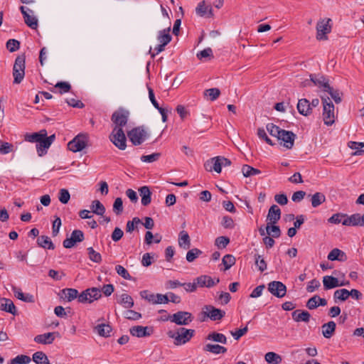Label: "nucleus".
<instances>
[{
  "label": "nucleus",
  "mask_w": 364,
  "mask_h": 364,
  "mask_svg": "<svg viewBox=\"0 0 364 364\" xmlns=\"http://www.w3.org/2000/svg\"><path fill=\"white\" fill-rule=\"evenodd\" d=\"M195 330L188 329L183 327H181L176 329V331H168L167 336L173 338V344L175 346H181L188 343L194 336Z\"/></svg>",
  "instance_id": "f257e3e1"
},
{
  "label": "nucleus",
  "mask_w": 364,
  "mask_h": 364,
  "mask_svg": "<svg viewBox=\"0 0 364 364\" xmlns=\"http://www.w3.org/2000/svg\"><path fill=\"white\" fill-rule=\"evenodd\" d=\"M323 104V119L327 126H331L335 122V107L328 97H321Z\"/></svg>",
  "instance_id": "f03ea898"
},
{
  "label": "nucleus",
  "mask_w": 364,
  "mask_h": 364,
  "mask_svg": "<svg viewBox=\"0 0 364 364\" xmlns=\"http://www.w3.org/2000/svg\"><path fill=\"white\" fill-rule=\"evenodd\" d=\"M26 55L22 54L18 55L15 60L13 68L14 83L19 84L23 80L25 75Z\"/></svg>",
  "instance_id": "7ed1b4c3"
},
{
  "label": "nucleus",
  "mask_w": 364,
  "mask_h": 364,
  "mask_svg": "<svg viewBox=\"0 0 364 364\" xmlns=\"http://www.w3.org/2000/svg\"><path fill=\"white\" fill-rule=\"evenodd\" d=\"M194 317L191 313L185 311H179L168 316L166 318H163V321L169 320L171 322L178 326H187L191 323Z\"/></svg>",
  "instance_id": "20e7f679"
},
{
  "label": "nucleus",
  "mask_w": 364,
  "mask_h": 364,
  "mask_svg": "<svg viewBox=\"0 0 364 364\" xmlns=\"http://www.w3.org/2000/svg\"><path fill=\"white\" fill-rule=\"evenodd\" d=\"M127 136L134 146L141 145L149 136L144 127H134L127 132Z\"/></svg>",
  "instance_id": "39448f33"
},
{
  "label": "nucleus",
  "mask_w": 364,
  "mask_h": 364,
  "mask_svg": "<svg viewBox=\"0 0 364 364\" xmlns=\"http://www.w3.org/2000/svg\"><path fill=\"white\" fill-rule=\"evenodd\" d=\"M129 116V111L119 108L114 111L111 117V120L113 123V129H122L128 122Z\"/></svg>",
  "instance_id": "423d86ee"
},
{
  "label": "nucleus",
  "mask_w": 364,
  "mask_h": 364,
  "mask_svg": "<svg viewBox=\"0 0 364 364\" xmlns=\"http://www.w3.org/2000/svg\"><path fill=\"white\" fill-rule=\"evenodd\" d=\"M88 139V134H79L68 142V149L73 152L80 151L87 146Z\"/></svg>",
  "instance_id": "0eeeda50"
},
{
  "label": "nucleus",
  "mask_w": 364,
  "mask_h": 364,
  "mask_svg": "<svg viewBox=\"0 0 364 364\" xmlns=\"http://www.w3.org/2000/svg\"><path fill=\"white\" fill-rule=\"evenodd\" d=\"M331 18H325L319 20L316 24V38L319 41L328 40L327 34L331 31Z\"/></svg>",
  "instance_id": "6e6552de"
},
{
  "label": "nucleus",
  "mask_w": 364,
  "mask_h": 364,
  "mask_svg": "<svg viewBox=\"0 0 364 364\" xmlns=\"http://www.w3.org/2000/svg\"><path fill=\"white\" fill-rule=\"evenodd\" d=\"M110 141L120 150L127 147V138L122 129H113L109 135Z\"/></svg>",
  "instance_id": "1a4fd4ad"
},
{
  "label": "nucleus",
  "mask_w": 364,
  "mask_h": 364,
  "mask_svg": "<svg viewBox=\"0 0 364 364\" xmlns=\"http://www.w3.org/2000/svg\"><path fill=\"white\" fill-rule=\"evenodd\" d=\"M102 296L101 290L97 287L88 288L81 294L79 296L80 303H92L94 301L99 299Z\"/></svg>",
  "instance_id": "9d476101"
},
{
  "label": "nucleus",
  "mask_w": 364,
  "mask_h": 364,
  "mask_svg": "<svg viewBox=\"0 0 364 364\" xmlns=\"http://www.w3.org/2000/svg\"><path fill=\"white\" fill-rule=\"evenodd\" d=\"M202 314L212 321H220L225 315V312L221 309H217L212 305H205L203 308Z\"/></svg>",
  "instance_id": "9b49d317"
},
{
  "label": "nucleus",
  "mask_w": 364,
  "mask_h": 364,
  "mask_svg": "<svg viewBox=\"0 0 364 364\" xmlns=\"http://www.w3.org/2000/svg\"><path fill=\"white\" fill-rule=\"evenodd\" d=\"M85 239L84 233L80 230H75L72 232L70 237L66 238L63 242L65 248L73 247L77 242H82Z\"/></svg>",
  "instance_id": "f8f14e48"
},
{
  "label": "nucleus",
  "mask_w": 364,
  "mask_h": 364,
  "mask_svg": "<svg viewBox=\"0 0 364 364\" xmlns=\"http://www.w3.org/2000/svg\"><path fill=\"white\" fill-rule=\"evenodd\" d=\"M268 291L277 298H282L286 295L287 287L281 282L273 281L268 284Z\"/></svg>",
  "instance_id": "ddd939ff"
},
{
  "label": "nucleus",
  "mask_w": 364,
  "mask_h": 364,
  "mask_svg": "<svg viewBox=\"0 0 364 364\" xmlns=\"http://www.w3.org/2000/svg\"><path fill=\"white\" fill-rule=\"evenodd\" d=\"M296 138V134L292 132L283 129L278 139L284 142L283 146L285 148L291 149L294 146Z\"/></svg>",
  "instance_id": "4468645a"
},
{
  "label": "nucleus",
  "mask_w": 364,
  "mask_h": 364,
  "mask_svg": "<svg viewBox=\"0 0 364 364\" xmlns=\"http://www.w3.org/2000/svg\"><path fill=\"white\" fill-rule=\"evenodd\" d=\"M194 281H196L197 287L210 288L219 283L220 279L219 278L214 279L208 275H201L196 277Z\"/></svg>",
  "instance_id": "2eb2a0df"
},
{
  "label": "nucleus",
  "mask_w": 364,
  "mask_h": 364,
  "mask_svg": "<svg viewBox=\"0 0 364 364\" xmlns=\"http://www.w3.org/2000/svg\"><path fill=\"white\" fill-rule=\"evenodd\" d=\"M348 284V282L346 283L343 282H340L338 278L333 276H325L323 277V284L325 290L345 286Z\"/></svg>",
  "instance_id": "dca6fc26"
},
{
  "label": "nucleus",
  "mask_w": 364,
  "mask_h": 364,
  "mask_svg": "<svg viewBox=\"0 0 364 364\" xmlns=\"http://www.w3.org/2000/svg\"><path fill=\"white\" fill-rule=\"evenodd\" d=\"M129 332L133 336L142 338L151 336L153 333V329L149 326H135L129 329Z\"/></svg>",
  "instance_id": "f3484780"
},
{
  "label": "nucleus",
  "mask_w": 364,
  "mask_h": 364,
  "mask_svg": "<svg viewBox=\"0 0 364 364\" xmlns=\"http://www.w3.org/2000/svg\"><path fill=\"white\" fill-rule=\"evenodd\" d=\"M281 218V210L277 205H272L268 211L267 222L269 225L277 224Z\"/></svg>",
  "instance_id": "a211bd4d"
},
{
  "label": "nucleus",
  "mask_w": 364,
  "mask_h": 364,
  "mask_svg": "<svg viewBox=\"0 0 364 364\" xmlns=\"http://www.w3.org/2000/svg\"><path fill=\"white\" fill-rule=\"evenodd\" d=\"M222 163L220 156H215L208 160L204 164V167L208 171H215L219 173L222 170Z\"/></svg>",
  "instance_id": "6ab92c4d"
},
{
  "label": "nucleus",
  "mask_w": 364,
  "mask_h": 364,
  "mask_svg": "<svg viewBox=\"0 0 364 364\" xmlns=\"http://www.w3.org/2000/svg\"><path fill=\"white\" fill-rule=\"evenodd\" d=\"M60 336L58 332H49L43 334L37 335L34 338V341L37 343L48 345L51 344L55 340V336Z\"/></svg>",
  "instance_id": "aec40b11"
},
{
  "label": "nucleus",
  "mask_w": 364,
  "mask_h": 364,
  "mask_svg": "<svg viewBox=\"0 0 364 364\" xmlns=\"http://www.w3.org/2000/svg\"><path fill=\"white\" fill-rule=\"evenodd\" d=\"M297 109L299 114L304 116H309L312 112L310 102L306 98L299 100Z\"/></svg>",
  "instance_id": "412c9836"
},
{
  "label": "nucleus",
  "mask_w": 364,
  "mask_h": 364,
  "mask_svg": "<svg viewBox=\"0 0 364 364\" xmlns=\"http://www.w3.org/2000/svg\"><path fill=\"white\" fill-rule=\"evenodd\" d=\"M0 309L13 315L17 314L16 308L14 302L9 299L2 298L0 299Z\"/></svg>",
  "instance_id": "4be33fe9"
},
{
  "label": "nucleus",
  "mask_w": 364,
  "mask_h": 364,
  "mask_svg": "<svg viewBox=\"0 0 364 364\" xmlns=\"http://www.w3.org/2000/svg\"><path fill=\"white\" fill-rule=\"evenodd\" d=\"M292 318L296 322L304 321L308 323L311 318V314L305 310H295L291 313Z\"/></svg>",
  "instance_id": "5701e85b"
},
{
  "label": "nucleus",
  "mask_w": 364,
  "mask_h": 364,
  "mask_svg": "<svg viewBox=\"0 0 364 364\" xmlns=\"http://www.w3.org/2000/svg\"><path fill=\"white\" fill-rule=\"evenodd\" d=\"M62 296L61 298L66 300L67 301L70 302L73 300L77 299V301H79V296L80 294L78 293V291L75 289L73 288H66L63 289L61 291Z\"/></svg>",
  "instance_id": "b1692460"
},
{
  "label": "nucleus",
  "mask_w": 364,
  "mask_h": 364,
  "mask_svg": "<svg viewBox=\"0 0 364 364\" xmlns=\"http://www.w3.org/2000/svg\"><path fill=\"white\" fill-rule=\"evenodd\" d=\"M327 258L330 261L337 260L339 262H344L347 259L346 253L338 248L333 249L328 253Z\"/></svg>",
  "instance_id": "393cba45"
},
{
  "label": "nucleus",
  "mask_w": 364,
  "mask_h": 364,
  "mask_svg": "<svg viewBox=\"0 0 364 364\" xmlns=\"http://www.w3.org/2000/svg\"><path fill=\"white\" fill-rule=\"evenodd\" d=\"M342 224L346 226H361L360 214L354 213L350 216L346 215V218L342 221Z\"/></svg>",
  "instance_id": "a878e982"
},
{
  "label": "nucleus",
  "mask_w": 364,
  "mask_h": 364,
  "mask_svg": "<svg viewBox=\"0 0 364 364\" xmlns=\"http://www.w3.org/2000/svg\"><path fill=\"white\" fill-rule=\"evenodd\" d=\"M203 351L209 352L213 354H224L227 352V348L219 344L207 343L203 348Z\"/></svg>",
  "instance_id": "bb28decb"
},
{
  "label": "nucleus",
  "mask_w": 364,
  "mask_h": 364,
  "mask_svg": "<svg viewBox=\"0 0 364 364\" xmlns=\"http://www.w3.org/2000/svg\"><path fill=\"white\" fill-rule=\"evenodd\" d=\"M47 135V131L46 129H41L38 132L27 133L25 134V140L29 142H36L37 144Z\"/></svg>",
  "instance_id": "cd10ccee"
},
{
  "label": "nucleus",
  "mask_w": 364,
  "mask_h": 364,
  "mask_svg": "<svg viewBox=\"0 0 364 364\" xmlns=\"http://www.w3.org/2000/svg\"><path fill=\"white\" fill-rule=\"evenodd\" d=\"M336 328V324L334 321H331L324 323L321 326L322 334L326 338H330L333 335Z\"/></svg>",
  "instance_id": "c85d7f7f"
},
{
  "label": "nucleus",
  "mask_w": 364,
  "mask_h": 364,
  "mask_svg": "<svg viewBox=\"0 0 364 364\" xmlns=\"http://www.w3.org/2000/svg\"><path fill=\"white\" fill-rule=\"evenodd\" d=\"M178 245L184 250H188L191 247V238L188 233L185 230H182L179 232Z\"/></svg>",
  "instance_id": "c756f323"
},
{
  "label": "nucleus",
  "mask_w": 364,
  "mask_h": 364,
  "mask_svg": "<svg viewBox=\"0 0 364 364\" xmlns=\"http://www.w3.org/2000/svg\"><path fill=\"white\" fill-rule=\"evenodd\" d=\"M171 27L168 26L167 28L159 31L157 36V40L160 43H164V45H168L172 37L170 34Z\"/></svg>",
  "instance_id": "7c9ffc66"
},
{
  "label": "nucleus",
  "mask_w": 364,
  "mask_h": 364,
  "mask_svg": "<svg viewBox=\"0 0 364 364\" xmlns=\"http://www.w3.org/2000/svg\"><path fill=\"white\" fill-rule=\"evenodd\" d=\"M139 195L141 197V204L144 206L150 204L151 201V193L148 186H142L139 189Z\"/></svg>",
  "instance_id": "2f4dec72"
},
{
  "label": "nucleus",
  "mask_w": 364,
  "mask_h": 364,
  "mask_svg": "<svg viewBox=\"0 0 364 364\" xmlns=\"http://www.w3.org/2000/svg\"><path fill=\"white\" fill-rule=\"evenodd\" d=\"M311 80L312 81V83L319 87L320 88H322L323 91H326L327 88L330 86L328 81L326 80V78L323 76H319L316 77L314 75H310Z\"/></svg>",
  "instance_id": "473e14b6"
},
{
  "label": "nucleus",
  "mask_w": 364,
  "mask_h": 364,
  "mask_svg": "<svg viewBox=\"0 0 364 364\" xmlns=\"http://www.w3.org/2000/svg\"><path fill=\"white\" fill-rule=\"evenodd\" d=\"M37 244L39 247H43L44 249L48 250H54L55 245L50 239L49 237L46 235H41L37 238Z\"/></svg>",
  "instance_id": "72a5a7b5"
},
{
  "label": "nucleus",
  "mask_w": 364,
  "mask_h": 364,
  "mask_svg": "<svg viewBox=\"0 0 364 364\" xmlns=\"http://www.w3.org/2000/svg\"><path fill=\"white\" fill-rule=\"evenodd\" d=\"M206 340L218 342L223 344H226L228 341L227 337L223 333H218L215 331L210 333L206 336Z\"/></svg>",
  "instance_id": "f704fd0d"
},
{
  "label": "nucleus",
  "mask_w": 364,
  "mask_h": 364,
  "mask_svg": "<svg viewBox=\"0 0 364 364\" xmlns=\"http://www.w3.org/2000/svg\"><path fill=\"white\" fill-rule=\"evenodd\" d=\"M196 13L200 16H205L208 13V16H213V9L210 6H206L204 1L200 2L196 7Z\"/></svg>",
  "instance_id": "c9c22d12"
},
{
  "label": "nucleus",
  "mask_w": 364,
  "mask_h": 364,
  "mask_svg": "<svg viewBox=\"0 0 364 364\" xmlns=\"http://www.w3.org/2000/svg\"><path fill=\"white\" fill-rule=\"evenodd\" d=\"M50 146V144L48 141L46 139V137H43L40 140V141L36 144V149L38 156H42L47 153V149Z\"/></svg>",
  "instance_id": "e433bc0d"
},
{
  "label": "nucleus",
  "mask_w": 364,
  "mask_h": 364,
  "mask_svg": "<svg viewBox=\"0 0 364 364\" xmlns=\"http://www.w3.org/2000/svg\"><path fill=\"white\" fill-rule=\"evenodd\" d=\"M326 201V196L323 193L316 192L311 196V202L314 208H317Z\"/></svg>",
  "instance_id": "4c0bfd02"
},
{
  "label": "nucleus",
  "mask_w": 364,
  "mask_h": 364,
  "mask_svg": "<svg viewBox=\"0 0 364 364\" xmlns=\"http://www.w3.org/2000/svg\"><path fill=\"white\" fill-rule=\"evenodd\" d=\"M90 208L93 213L103 216L105 213V208L104 205L98 200L92 201Z\"/></svg>",
  "instance_id": "58836bf2"
},
{
  "label": "nucleus",
  "mask_w": 364,
  "mask_h": 364,
  "mask_svg": "<svg viewBox=\"0 0 364 364\" xmlns=\"http://www.w3.org/2000/svg\"><path fill=\"white\" fill-rule=\"evenodd\" d=\"M118 303L125 309H130L134 306V300L132 297L127 294H122L120 296V299L118 300Z\"/></svg>",
  "instance_id": "ea45409f"
},
{
  "label": "nucleus",
  "mask_w": 364,
  "mask_h": 364,
  "mask_svg": "<svg viewBox=\"0 0 364 364\" xmlns=\"http://www.w3.org/2000/svg\"><path fill=\"white\" fill-rule=\"evenodd\" d=\"M95 329L100 336L103 337L110 336V333L112 331L111 326H109V324L104 323L97 325V326H95Z\"/></svg>",
  "instance_id": "a19ab883"
},
{
  "label": "nucleus",
  "mask_w": 364,
  "mask_h": 364,
  "mask_svg": "<svg viewBox=\"0 0 364 364\" xmlns=\"http://www.w3.org/2000/svg\"><path fill=\"white\" fill-rule=\"evenodd\" d=\"M32 359L36 364H50L48 356L43 351L34 353Z\"/></svg>",
  "instance_id": "79ce46f5"
},
{
  "label": "nucleus",
  "mask_w": 364,
  "mask_h": 364,
  "mask_svg": "<svg viewBox=\"0 0 364 364\" xmlns=\"http://www.w3.org/2000/svg\"><path fill=\"white\" fill-rule=\"evenodd\" d=\"M267 234L271 235L272 237L278 238L280 237L282 232L279 226L274 225L267 224L266 227Z\"/></svg>",
  "instance_id": "37998d69"
},
{
  "label": "nucleus",
  "mask_w": 364,
  "mask_h": 364,
  "mask_svg": "<svg viewBox=\"0 0 364 364\" xmlns=\"http://www.w3.org/2000/svg\"><path fill=\"white\" fill-rule=\"evenodd\" d=\"M349 297V293L348 290L346 289H341L335 291L333 294V299L335 300V302H336L337 300H339L341 301H345L347 300Z\"/></svg>",
  "instance_id": "c03bdc74"
},
{
  "label": "nucleus",
  "mask_w": 364,
  "mask_h": 364,
  "mask_svg": "<svg viewBox=\"0 0 364 364\" xmlns=\"http://www.w3.org/2000/svg\"><path fill=\"white\" fill-rule=\"evenodd\" d=\"M242 173L245 177H250L252 176H255L261 173L260 170L253 168L249 165L245 164L242 167Z\"/></svg>",
  "instance_id": "a18cd8bd"
},
{
  "label": "nucleus",
  "mask_w": 364,
  "mask_h": 364,
  "mask_svg": "<svg viewBox=\"0 0 364 364\" xmlns=\"http://www.w3.org/2000/svg\"><path fill=\"white\" fill-rule=\"evenodd\" d=\"M254 257L255 264L257 266L258 270L261 272H263L264 270H266L267 268V264L262 256L259 254H255Z\"/></svg>",
  "instance_id": "49530a36"
},
{
  "label": "nucleus",
  "mask_w": 364,
  "mask_h": 364,
  "mask_svg": "<svg viewBox=\"0 0 364 364\" xmlns=\"http://www.w3.org/2000/svg\"><path fill=\"white\" fill-rule=\"evenodd\" d=\"M348 146L351 149L356 150V151L353 153V155L362 156L364 154V150L360 149V148L364 147V142L349 141Z\"/></svg>",
  "instance_id": "de8ad7c7"
},
{
  "label": "nucleus",
  "mask_w": 364,
  "mask_h": 364,
  "mask_svg": "<svg viewBox=\"0 0 364 364\" xmlns=\"http://www.w3.org/2000/svg\"><path fill=\"white\" fill-rule=\"evenodd\" d=\"M266 128L269 134L272 136L277 137V139L279 138L283 130L272 123L267 124Z\"/></svg>",
  "instance_id": "09e8293b"
},
{
  "label": "nucleus",
  "mask_w": 364,
  "mask_h": 364,
  "mask_svg": "<svg viewBox=\"0 0 364 364\" xmlns=\"http://www.w3.org/2000/svg\"><path fill=\"white\" fill-rule=\"evenodd\" d=\"M31 13L27 15L25 14L23 16L25 23L32 29H36L38 27V19L33 15H31Z\"/></svg>",
  "instance_id": "8fccbe9b"
},
{
  "label": "nucleus",
  "mask_w": 364,
  "mask_h": 364,
  "mask_svg": "<svg viewBox=\"0 0 364 364\" xmlns=\"http://www.w3.org/2000/svg\"><path fill=\"white\" fill-rule=\"evenodd\" d=\"M220 95V90L218 88H210L204 91V96L209 97V100L214 101L218 98Z\"/></svg>",
  "instance_id": "3c124183"
},
{
  "label": "nucleus",
  "mask_w": 364,
  "mask_h": 364,
  "mask_svg": "<svg viewBox=\"0 0 364 364\" xmlns=\"http://www.w3.org/2000/svg\"><path fill=\"white\" fill-rule=\"evenodd\" d=\"M325 92H327L331 95L336 104L342 101V93L338 90H334L332 87L329 86Z\"/></svg>",
  "instance_id": "603ef678"
},
{
  "label": "nucleus",
  "mask_w": 364,
  "mask_h": 364,
  "mask_svg": "<svg viewBox=\"0 0 364 364\" xmlns=\"http://www.w3.org/2000/svg\"><path fill=\"white\" fill-rule=\"evenodd\" d=\"M265 360L269 363H279L282 361V357L274 353V352H268L265 354L264 356Z\"/></svg>",
  "instance_id": "864d4df0"
},
{
  "label": "nucleus",
  "mask_w": 364,
  "mask_h": 364,
  "mask_svg": "<svg viewBox=\"0 0 364 364\" xmlns=\"http://www.w3.org/2000/svg\"><path fill=\"white\" fill-rule=\"evenodd\" d=\"M31 360V359L29 356L26 355H19L11 359L9 364H28Z\"/></svg>",
  "instance_id": "5fc2aeb1"
},
{
  "label": "nucleus",
  "mask_w": 364,
  "mask_h": 364,
  "mask_svg": "<svg viewBox=\"0 0 364 364\" xmlns=\"http://www.w3.org/2000/svg\"><path fill=\"white\" fill-rule=\"evenodd\" d=\"M87 250L89 255V258L91 261L96 263H100L102 261L101 255L99 252H96L92 247H88Z\"/></svg>",
  "instance_id": "6e6d98bb"
},
{
  "label": "nucleus",
  "mask_w": 364,
  "mask_h": 364,
  "mask_svg": "<svg viewBox=\"0 0 364 364\" xmlns=\"http://www.w3.org/2000/svg\"><path fill=\"white\" fill-rule=\"evenodd\" d=\"M202 254V251L198 248L190 250L186 254V260L189 262H193L197 257Z\"/></svg>",
  "instance_id": "4d7b16f0"
},
{
  "label": "nucleus",
  "mask_w": 364,
  "mask_h": 364,
  "mask_svg": "<svg viewBox=\"0 0 364 364\" xmlns=\"http://www.w3.org/2000/svg\"><path fill=\"white\" fill-rule=\"evenodd\" d=\"M20 45L21 43L18 40L9 39L6 43V47L11 53H13L20 48Z\"/></svg>",
  "instance_id": "13d9d810"
},
{
  "label": "nucleus",
  "mask_w": 364,
  "mask_h": 364,
  "mask_svg": "<svg viewBox=\"0 0 364 364\" xmlns=\"http://www.w3.org/2000/svg\"><path fill=\"white\" fill-rule=\"evenodd\" d=\"M222 262L225 266V270H227L235 264V258L232 255H226L223 257Z\"/></svg>",
  "instance_id": "bf43d9fd"
},
{
  "label": "nucleus",
  "mask_w": 364,
  "mask_h": 364,
  "mask_svg": "<svg viewBox=\"0 0 364 364\" xmlns=\"http://www.w3.org/2000/svg\"><path fill=\"white\" fill-rule=\"evenodd\" d=\"M124 316L127 319L132 321H136L141 318V314L140 313L129 309L124 312Z\"/></svg>",
  "instance_id": "052dcab7"
},
{
  "label": "nucleus",
  "mask_w": 364,
  "mask_h": 364,
  "mask_svg": "<svg viewBox=\"0 0 364 364\" xmlns=\"http://www.w3.org/2000/svg\"><path fill=\"white\" fill-rule=\"evenodd\" d=\"M230 243L229 237L226 236H220L215 239V245L219 248H225Z\"/></svg>",
  "instance_id": "680f3d73"
},
{
  "label": "nucleus",
  "mask_w": 364,
  "mask_h": 364,
  "mask_svg": "<svg viewBox=\"0 0 364 364\" xmlns=\"http://www.w3.org/2000/svg\"><path fill=\"white\" fill-rule=\"evenodd\" d=\"M113 211L119 215L123 212V201L121 198H117L113 204Z\"/></svg>",
  "instance_id": "e2e57ef3"
},
{
  "label": "nucleus",
  "mask_w": 364,
  "mask_h": 364,
  "mask_svg": "<svg viewBox=\"0 0 364 364\" xmlns=\"http://www.w3.org/2000/svg\"><path fill=\"white\" fill-rule=\"evenodd\" d=\"M70 198V195L67 189L62 188L59 191L58 199L63 204H67Z\"/></svg>",
  "instance_id": "0e129e2a"
},
{
  "label": "nucleus",
  "mask_w": 364,
  "mask_h": 364,
  "mask_svg": "<svg viewBox=\"0 0 364 364\" xmlns=\"http://www.w3.org/2000/svg\"><path fill=\"white\" fill-rule=\"evenodd\" d=\"M117 273L125 279L131 280L132 276L129 274L128 271L122 265H117L115 267Z\"/></svg>",
  "instance_id": "69168bd1"
},
{
  "label": "nucleus",
  "mask_w": 364,
  "mask_h": 364,
  "mask_svg": "<svg viewBox=\"0 0 364 364\" xmlns=\"http://www.w3.org/2000/svg\"><path fill=\"white\" fill-rule=\"evenodd\" d=\"M160 156V153H154L150 155H143L141 157V160L143 162L152 163L159 160Z\"/></svg>",
  "instance_id": "338daca9"
},
{
  "label": "nucleus",
  "mask_w": 364,
  "mask_h": 364,
  "mask_svg": "<svg viewBox=\"0 0 364 364\" xmlns=\"http://www.w3.org/2000/svg\"><path fill=\"white\" fill-rule=\"evenodd\" d=\"M141 223V220L137 217L134 218L132 220H129L126 225V232H132L135 228V225L140 224Z\"/></svg>",
  "instance_id": "774afa93"
}]
</instances>
